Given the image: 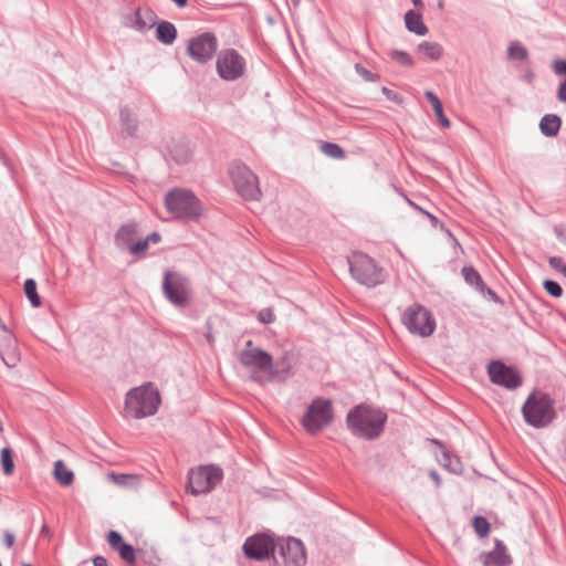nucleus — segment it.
Here are the masks:
<instances>
[{"mask_svg":"<svg viewBox=\"0 0 566 566\" xmlns=\"http://www.w3.org/2000/svg\"><path fill=\"white\" fill-rule=\"evenodd\" d=\"M387 415L367 405H358L349 410L346 417L348 429L356 437L366 440L378 438L385 428Z\"/></svg>","mask_w":566,"mask_h":566,"instance_id":"obj_1","label":"nucleus"},{"mask_svg":"<svg viewBox=\"0 0 566 566\" xmlns=\"http://www.w3.org/2000/svg\"><path fill=\"white\" fill-rule=\"evenodd\" d=\"M161 397L157 387L147 382L130 389L125 397V412L134 419L154 416L160 406Z\"/></svg>","mask_w":566,"mask_h":566,"instance_id":"obj_2","label":"nucleus"},{"mask_svg":"<svg viewBox=\"0 0 566 566\" xmlns=\"http://www.w3.org/2000/svg\"><path fill=\"white\" fill-rule=\"evenodd\" d=\"M522 415L531 427L545 428L556 418L555 401L546 392L533 391L522 406Z\"/></svg>","mask_w":566,"mask_h":566,"instance_id":"obj_3","label":"nucleus"},{"mask_svg":"<svg viewBox=\"0 0 566 566\" xmlns=\"http://www.w3.org/2000/svg\"><path fill=\"white\" fill-rule=\"evenodd\" d=\"M165 207L175 219L197 221L202 212V203L197 196L185 188H174L165 195Z\"/></svg>","mask_w":566,"mask_h":566,"instance_id":"obj_4","label":"nucleus"},{"mask_svg":"<svg viewBox=\"0 0 566 566\" xmlns=\"http://www.w3.org/2000/svg\"><path fill=\"white\" fill-rule=\"evenodd\" d=\"M240 364L250 373L251 379L258 384L271 381L273 358L265 350L254 347L252 340L239 354Z\"/></svg>","mask_w":566,"mask_h":566,"instance_id":"obj_5","label":"nucleus"},{"mask_svg":"<svg viewBox=\"0 0 566 566\" xmlns=\"http://www.w3.org/2000/svg\"><path fill=\"white\" fill-rule=\"evenodd\" d=\"M349 272L355 281L368 287L385 281V273L374 259L361 252H354L347 258Z\"/></svg>","mask_w":566,"mask_h":566,"instance_id":"obj_6","label":"nucleus"},{"mask_svg":"<svg viewBox=\"0 0 566 566\" xmlns=\"http://www.w3.org/2000/svg\"><path fill=\"white\" fill-rule=\"evenodd\" d=\"M401 322L411 334L420 337L431 336L436 329V319L431 312L418 303L403 311Z\"/></svg>","mask_w":566,"mask_h":566,"instance_id":"obj_7","label":"nucleus"},{"mask_svg":"<svg viewBox=\"0 0 566 566\" xmlns=\"http://www.w3.org/2000/svg\"><path fill=\"white\" fill-rule=\"evenodd\" d=\"M333 420V407L329 399L315 398L307 407L302 426L310 434H316L326 428Z\"/></svg>","mask_w":566,"mask_h":566,"instance_id":"obj_8","label":"nucleus"},{"mask_svg":"<svg viewBox=\"0 0 566 566\" xmlns=\"http://www.w3.org/2000/svg\"><path fill=\"white\" fill-rule=\"evenodd\" d=\"M229 174L237 192L244 200H259L261 190L256 175L244 164L233 163L230 166Z\"/></svg>","mask_w":566,"mask_h":566,"instance_id":"obj_9","label":"nucleus"},{"mask_svg":"<svg viewBox=\"0 0 566 566\" xmlns=\"http://www.w3.org/2000/svg\"><path fill=\"white\" fill-rule=\"evenodd\" d=\"M216 71L227 82L241 78L247 72L245 59L234 49H223L217 54Z\"/></svg>","mask_w":566,"mask_h":566,"instance_id":"obj_10","label":"nucleus"},{"mask_svg":"<svg viewBox=\"0 0 566 566\" xmlns=\"http://www.w3.org/2000/svg\"><path fill=\"white\" fill-rule=\"evenodd\" d=\"M222 478L223 472L218 465H200L189 471L188 489L195 495L209 493L221 482Z\"/></svg>","mask_w":566,"mask_h":566,"instance_id":"obj_11","label":"nucleus"},{"mask_svg":"<svg viewBox=\"0 0 566 566\" xmlns=\"http://www.w3.org/2000/svg\"><path fill=\"white\" fill-rule=\"evenodd\" d=\"M165 297L177 307H185L190 300L191 289L189 280L177 273L166 271L163 281Z\"/></svg>","mask_w":566,"mask_h":566,"instance_id":"obj_12","label":"nucleus"},{"mask_svg":"<svg viewBox=\"0 0 566 566\" xmlns=\"http://www.w3.org/2000/svg\"><path fill=\"white\" fill-rule=\"evenodd\" d=\"M218 45V39L214 33L203 32L189 39L187 53L193 61L206 64L216 55Z\"/></svg>","mask_w":566,"mask_h":566,"instance_id":"obj_13","label":"nucleus"},{"mask_svg":"<svg viewBox=\"0 0 566 566\" xmlns=\"http://www.w3.org/2000/svg\"><path fill=\"white\" fill-rule=\"evenodd\" d=\"M490 380L506 389H516L522 385L520 374L512 367L506 366L502 361H491L488 367Z\"/></svg>","mask_w":566,"mask_h":566,"instance_id":"obj_14","label":"nucleus"},{"mask_svg":"<svg viewBox=\"0 0 566 566\" xmlns=\"http://www.w3.org/2000/svg\"><path fill=\"white\" fill-rule=\"evenodd\" d=\"M243 552L250 559L265 560L274 553V543L264 534H256L245 539Z\"/></svg>","mask_w":566,"mask_h":566,"instance_id":"obj_15","label":"nucleus"},{"mask_svg":"<svg viewBox=\"0 0 566 566\" xmlns=\"http://www.w3.org/2000/svg\"><path fill=\"white\" fill-rule=\"evenodd\" d=\"M280 555L283 557L284 566H305L306 553L301 539L289 537L280 546Z\"/></svg>","mask_w":566,"mask_h":566,"instance_id":"obj_16","label":"nucleus"},{"mask_svg":"<svg viewBox=\"0 0 566 566\" xmlns=\"http://www.w3.org/2000/svg\"><path fill=\"white\" fill-rule=\"evenodd\" d=\"M0 357L8 367H14L20 359L15 336L6 325L0 326Z\"/></svg>","mask_w":566,"mask_h":566,"instance_id":"obj_17","label":"nucleus"},{"mask_svg":"<svg viewBox=\"0 0 566 566\" xmlns=\"http://www.w3.org/2000/svg\"><path fill=\"white\" fill-rule=\"evenodd\" d=\"M157 15L151 9L142 10L137 8L128 18L126 25L137 32L146 33L156 24Z\"/></svg>","mask_w":566,"mask_h":566,"instance_id":"obj_18","label":"nucleus"},{"mask_svg":"<svg viewBox=\"0 0 566 566\" xmlns=\"http://www.w3.org/2000/svg\"><path fill=\"white\" fill-rule=\"evenodd\" d=\"M481 562L483 566H509L512 559L506 553L505 545L496 539L494 548L481 555Z\"/></svg>","mask_w":566,"mask_h":566,"instance_id":"obj_19","label":"nucleus"},{"mask_svg":"<svg viewBox=\"0 0 566 566\" xmlns=\"http://www.w3.org/2000/svg\"><path fill=\"white\" fill-rule=\"evenodd\" d=\"M138 226L135 222H127L123 224L115 234V243L118 248L130 249L134 244V239L137 235Z\"/></svg>","mask_w":566,"mask_h":566,"instance_id":"obj_20","label":"nucleus"},{"mask_svg":"<svg viewBox=\"0 0 566 566\" xmlns=\"http://www.w3.org/2000/svg\"><path fill=\"white\" fill-rule=\"evenodd\" d=\"M441 448L440 453L437 454L438 462L451 473L460 474L463 470L460 458L448 451L440 442L436 441Z\"/></svg>","mask_w":566,"mask_h":566,"instance_id":"obj_21","label":"nucleus"},{"mask_svg":"<svg viewBox=\"0 0 566 566\" xmlns=\"http://www.w3.org/2000/svg\"><path fill=\"white\" fill-rule=\"evenodd\" d=\"M461 273L464 281L476 291L481 293L488 292V294L492 295L493 297L496 296V294L491 289L486 287L480 273L474 268L463 266Z\"/></svg>","mask_w":566,"mask_h":566,"instance_id":"obj_22","label":"nucleus"},{"mask_svg":"<svg viewBox=\"0 0 566 566\" xmlns=\"http://www.w3.org/2000/svg\"><path fill=\"white\" fill-rule=\"evenodd\" d=\"M169 154L177 164H187L192 157V149L188 142L172 140Z\"/></svg>","mask_w":566,"mask_h":566,"instance_id":"obj_23","label":"nucleus"},{"mask_svg":"<svg viewBox=\"0 0 566 566\" xmlns=\"http://www.w3.org/2000/svg\"><path fill=\"white\" fill-rule=\"evenodd\" d=\"M156 25V39L165 45H171L177 39V29L169 21H160Z\"/></svg>","mask_w":566,"mask_h":566,"instance_id":"obj_24","label":"nucleus"},{"mask_svg":"<svg viewBox=\"0 0 566 566\" xmlns=\"http://www.w3.org/2000/svg\"><path fill=\"white\" fill-rule=\"evenodd\" d=\"M562 126V119L558 115L546 114L539 120V130L546 137H555Z\"/></svg>","mask_w":566,"mask_h":566,"instance_id":"obj_25","label":"nucleus"},{"mask_svg":"<svg viewBox=\"0 0 566 566\" xmlns=\"http://www.w3.org/2000/svg\"><path fill=\"white\" fill-rule=\"evenodd\" d=\"M405 23L408 31L417 35H426L428 33V28L424 25L421 14L413 10L406 12Z\"/></svg>","mask_w":566,"mask_h":566,"instance_id":"obj_26","label":"nucleus"},{"mask_svg":"<svg viewBox=\"0 0 566 566\" xmlns=\"http://www.w3.org/2000/svg\"><path fill=\"white\" fill-rule=\"evenodd\" d=\"M417 52L428 61H438L443 55V48L437 42L423 41L418 44Z\"/></svg>","mask_w":566,"mask_h":566,"instance_id":"obj_27","label":"nucleus"},{"mask_svg":"<svg viewBox=\"0 0 566 566\" xmlns=\"http://www.w3.org/2000/svg\"><path fill=\"white\" fill-rule=\"evenodd\" d=\"M53 476L62 486H70L74 481V473L67 469L63 460H56L53 468Z\"/></svg>","mask_w":566,"mask_h":566,"instance_id":"obj_28","label":"nucleus"},{"mask_svg":"<svg viewBox=\"0 0 566 566\" xmlns=\"http://www.w3.org/2000/svg\"><path fill=\"white\" fill-rule=\"evenodd\" d=\"M424 96L431 104L440 125L444 128H449L451 123H450L449 118L444 115L443 106H442V103L439 99V97L431 91H427L424 93Z\"/></svg>","mask_w":566,"mask_h":566,"instance_id":"obj_29","label":"nucleus"},{"mask_svg":"<svg viewBox=\"0 0 566 566\" xmlns=\"http://www.w3.org/2000/svg\"><path fill=\"white\" fill-rule=\"evenodd\" d=\"M293 371L290 358L287 355H284L280 361H277L275 365L273 364L271 381L274 379L285 380L291 377Z\"/></svg>","mask_w":566,"mask_h":566,"instance_id":"obj_30","label":"nucleus"},{"mask_svg":"<svg viewBox=\"0 0 566 566\" xmlns=\"http://www.w3.org/2000/svg\"><path fill=\"white\" fill-rule=\"evenodd\" d=\"M123 133L134 136L137 130V120L128 107H123L119 113Z\"/></svg>","mask_w":566,"mask_h":566,"instance_id":"obj_31","label":"nucleus"},{"mask_svg":"<svg viewBox=\"0 0 566 566\" xmlns=\"http://www.w3.org/2000/svg\"><path fill=\"white\" fill-rule=\"evenodd\" d=\"M24 293L34 307H39L41 305V300L36 292V283L33 279L25 280Z\"/></svg>","mask_w":566,"mask_h":566,"instance_id":"obj_32","label":"nucleus"},{"mask_svg":"<svg viewBox=\"0 0 566 566\" xmlns=\"http://www.w3.org/2000/svg\"><path fill=\"white\" fill-rule=\"evenodd\" d=\"M528 53L525 46L518 42H512L507 48V56L514 61H524Z\"/></svg>","mask_w":566,"mask_h":566,"instance_id":"obj_33","label":"nucleus"},{"mask_svg":"<svg viewBox=\"0 0 566 566\" xmlns=\"http://www.w3.org/2000/svg\"><path fill=\"white\" fill-rule=\"evenodd\" d=\"M1 465L6 475H11L14 471L13 455L10 448L1 450Z\"/></svg>","mask_w":566,"mask_h":566,"instance_id":"obj_34","label":"nucleus"},{"mask_svg":"<svg viewBox=\"0 0 566 566\" xmlns=\"http://www.w3.org/2000/svg\"><path fill=\"white\" fill-rule=\"evenodd\" d=\"M321 149L326 156L331 158L342 159L345 157L343 148L335 143H324Z\"/></svg>","mask_w":566,"mask_h":566,"instance_id":"obj_35","label":"nucleus"},{"mask_svg":"<svg viewBox=\"0 0 566 566\" xmlns=\"http://www.w3.org/2000/svg\"><path fill=\"white\" fill-rule=\"evenodd\" d=\"M389 55H390L391 60L399 63L400 65H403V66H412L413 65V59L410 56L409 53H407L405 51L392 50Z\"/></svg>","mask_w":566,"mask_h":566,"instance_id":"obj_36","label":"nucleus"},{"mask_svg":"<svg viewBox=\"0 0 566 566\" xmlns=\"http://www.w3.org/2000/svg\"><path fill=\"white\" fill-rule=\"evenodd\" d=\"M122 559L126 563L133 564L136 560L135 549L130 544L124 543L116 549Z\"/></svg>","mask_w":566,"mask_h":566,"instance_id":"obj_37","label":"nucleus"},{"mask_svg":"<svg viewBox=\"0 0 566 566\" xmlns=\"http://www.w3.org/2000/svg\"><path fill=\"white\" fill-rule=\"evenodd\" d=\"M473 528L479 536L484 537L490 531V523L483 516H475L473 518Z\"/></svg>","mask_w":566,"mask_h":566,"instance_id":"obj_38","label":"nucleus"},{"mask_svg":"<svg viewBox=\"0 0 566 566\" xmlns=\"http://www.w3.org/2000/svg\"><path fill=\"white\" fill-rule=\"evenodd\" d=\"M111 479L120 486H130L137 483L138 478L132 474H111Z\"/></svg>","mask_w":566,"mask_h":566,"instance_id":"obj_39","label":"nucleus"},{"mask_svg":"<svg viewBox=\"0 0 566 566\" xmlns=\"http://www.w3.org/2000/svg\"><path fill=\"white\" fill-rule=\"evenodd\" d=\"M355 71L365 82H377L380 78L377 73L370 72L359 63L355 64Z\"/></svg>","mask_w":566,"mask_h":566,"instance_id":"obj_40","label":"nucleus"},{"mask_svg":"<svg viewBox=\"0 0 566 566\" xmlns=\"http://www.w3.org/2000/svg\"><path fill=\"white\" fill-rule=\"evenodd\" d=\"M544 289L549 295L554 297H559L563 294L560 284L552 280L544 281Z\"/></svg>","mask_w":566,"mask_h":566,"instance_id":"obj_41","label":"nucleus"},{"mask_svg":"<svg viewBox=\"0 0 566 566\" xmlns=\"http://www.w3.org/2000/svg\"><path fill=\"white\" fill-rule=\"evenodd\" d=\"M548 263L552 269H554L557 272H560L566 277V263L560 256L549 258Z\"/></svg>","mask_w":566,"mask_h":566,"instance_id":"obj_42","label":"nucleus"},{"mask_svg":"<svg viewBox=\"0 0 566 566\" xmlns=\"http://www.w3.org/2000/svg\"><path fill=\"white\" fill-rule=\"evenodd\" d=\"M148 247H149L148 240L145 238L143 240L134 242V244L129 249V252L134 255H140L146 252Z\"/></svg>","mask_w":566,"mask_h":566,"instance_id":"obj_43","label":"nucleus"},{"mask_svg":"<svg viewBox=\"0 0 566 566\" xmlns=\"http://www.w3.org/2000/svg\"><path fill=\"white\" fill-rule=\"evenodd\" d=\"M107 542H108L109 546L115 551L119 547V545H123L125 543V542H123L122 535L116 531H111L108 533Z\"/></svg>","mask_w":566,"mask_h":566,"instance_id":"obj_44","label":"nucleus"},{"mask_svg":"<svg viewBox=\"0 0 566 566\" xmlns=\"http://www.w3.org/2000/svg\"><path fill=\"white\" fill-rule=\"evenodd\" d=\"M258 319L263 324H271L275 319L272 308H263L258 314Z\"/></svg>","mask_w":566,"mask_h":566,"instance_id":"obj_45","label":"nucleus"},{"mask_svg":"<svg viewBox=\"0 0 566 566\" xmlns=\"http://www.w3.org/2000/svg\"><path fill=\"white\" fill-rule=\"evenodd\" d=\"M553 72L558 76L566 75V60L557 59L552 63Z\"/></svg>","mask_w":566,"mask_h":566,"instance_id":"obj_46","label":"nucleus"},{"mask_svg":"<svg viewBox=\"0 0 566 566\" xmlns=\"http://www.w3.org/2000/svg\"><path fill=\"white\" fill-rule=\"evenodd\" d=\"M381 92L382 94L386 96L387 99L391 101V102H395L397 104H401L402 103V97L396 93L395 91L386 87V86H382L381 87Z\"/></svg>","mask_w":566,"mask_h":566,"instance_id":"obj_47","label":"nucleus"},{"mask_svg":"<svg viewBox=\"0 0 566 566\" xmlns=\"http://www.w3.org/2000/svg\"><path fill=\"white\" fill-rule=\"evenodd\" d=\"M556 97L560 103H566V78L559 83Z\"/></svg>","mask_w":566,"mask_h":566,"instance_id":"obj_48","label":"nucleus"},{"mask_svg":"<svg viewBox=\"0 0 566 566\" xmlns=\"http://www.w3.org/2000/svg\"><path fill=\"white\" fill-rule=\"evenodd\" d=\"M206 328H207V332L205 334V337H206L207 342L210 345H212L214 343V335L212 333V324L209 319L206 322Z\"/></svg>","mask_w":566,"mask_h":566,"instance_id":"obj_49","label":"nucleus"},{"mask_svg":"<svg viewBox=\"0 0 566 566\" xmlns=\"http://www.w3.org/2000/svg\"><path fill=\"white\" fill-rule=\"evenodd\" d=\"M3 543L8 548H11L14 544V535L11 532H4Z\"/></svg>","mask_w":566,"mask_h":566,"instance_id":"obj_50","label":"nucleus"},{"mask_svg":"<svg viewBox=\"0 0 566 566\" xmlns=\"http://www.w3.org/2000/svg\"><path fill=\"white\" fill-rule=\"evenodd\" d=\"M93 565L94 566H108V563L105 557L97 555L93 557Z\"/></svg>","mask_w":566,"mask_h":566,"instance_id":"obj_51","label":"nucleus"},{"mask_svg":"<svg viewBox=\"0 0 566 566\" xmlns=\"http://www.w3.org/2000/svg\"><path fill=\"white\" fill-rule=\"evenodd\" d=\"M146 239L148 240L149 244L150 243L156 244V243H158L160 241L161 237H160V234L158 232H153V233L148 234L146 237Z\"/></svg>","mask_w":566,"mask_h":566,"instance_id":"obj_52","label":"nucleus"},{"mask_svg":"<svg viewBox=\"0 0 566 566\" xmlns=\"http://www.w3.org/2000/svg\"><path fill=\"white\" fill-rule=\"evenodd\" d=\"M407 201H408V203H409L411 207H413V208H416V209H419L420 211H422L423 213H426V216H427V217H428L432 222H436V221H437V218H436L433 214H431V213H429V212H427V211H423L421 208H419V207H418L415 202H412L411 200L407 199Z\"/></svg>","mask_w":566,"mask_h":566,"instance_id":"obj_53","label":"nucleus"},{"mask_svg":"<svg viewBox=\"0 0 566 566\" xmlns=\"http://www.w3.org/2000/svg\"><path fill=\"white\" fill-rule=\"evenodd\" d=\"M431 479L434 481L436 485L439 486L441 484V480L439 474L436 471L430 472Z\"/></svg>","mask_w":566,"mask_h":566,"instance_id":"obj_54","label":"nucleus"},{"mask_svg":"<svg viewBox=\"0 0 566 566\" xmlns=\"http://www.w3.org/2000/svg\"><path fill=\"white\" fill-rule=\"evenodd\" d=\"M171 1L175 2L178 8H184L188 3V0H171Z\"/></svg>","mask_w":566,"mask_h":566,"instance_id":"obj_55","label":"nucleus"},{"mask_svg":"<svg viewBox=\"0 0 566 566\" xmlns=\"http://www.w3.org/2000/svg\"><path fill=\"white\" fill-rule=\"evenodd\" d=\"M411 2L413 3V6L418 9H422L423 8V2L422 0H411Z\"/></svg>","mask_w":566,"mask_h":566,"instance_id":"obj_56","label":"nucleus"},{"mask_svg":"<svg viewBox=\"0 0 566 566\" xmlns=\"http://www.w3.org/2000/svg\"><path fill=\"white\" fill-rule=\"evenodd\" d=\"M41 534L42 535H49L50 534V528L48 527L46 524H43L42 527H41Z\"/></svg>","mask_w":566,"mask_h":566,"instance_id":"obj_57","label":"nucleus"},{"mask_svg":"<svg viewBox=\"0 0 566 566\" xmlns=\"http://www.w3.org/2000/svg\"><path fill=\"white\" fill-rule=\"evenodd\" d=\"M294 7H297L301 3V0H292Z\"/></svg>","mask_w":566,"mask_h":566,"instance_id":"obj_58","label":"nucleus"},{"mask_svg":"<svg viewBox=\"0 0 566 566\" xmlns=\"http://www.w3.org/2000/svg\"><path fill=\"white\" fill-rule=\"evenodd\" d=\"M439 8L442 9L443 8V0H439Z\"/></svg>","mask_w":566,"mask_h":566,"instance_id":"obj_59","label":"nucleus"},{"mask_svg":"<svg viewBox=\"0 0 566 566\" xmlns=\"http://www.w3.org/2000/svg\"><path fill=\"white\" fill-rule=\"evenodd\" d=\"M78 566H87V563L86 562H83L82 564H80Z\"/></svg>","mask_w":566,"mask_h":566,"instance_id":"obj_60","label":"nucleus"},{"mask_svg":"<svg viewBox=\"0 0 566 566\" xmlns=\"http://www.w3.org/2000/svg\"><path fill=\"white\" fill-rule=\"evenodd\" d=\"M22 566H32V565H30V564H23Z\"/></svg>","mask_w":566,"mask_h":566,"instance_id":"obj_61","label":"nucleus"}]
</instances>
